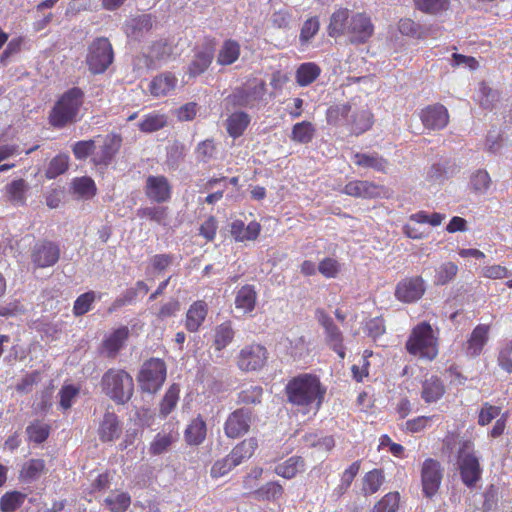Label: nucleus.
Returning <instances> with one entry per match:
<instances>
[{
    "label": "nucleus",
    "mask_w": 512,
    "mask_h": 512,
    "mask_svg": "<svg viewBox=\"0 0 512 512\" xmlns=\"http://www.w3.org/2000/svg\"><path fill=\"white\" fill-rule=\"evenodd\" d=\"M252 422L251 412L247 409H238L232 412L226 422L224 431L229 438H238L247 433Z\"/></svg>",
    "instance_id": "18"
},
{
    "label": "nucleus",
    "mask_w": 512,
    "mask_h": 512,
    "mask_svg": "<svg viewBox=\"0 0 512 512\" xmlns=\"http://www.w3.org/2000/svg\"><path fill=\"white\" fill-rule=\"evenodd\" d=\"M240 52V44L236 40H225L219 49L217 63L221 66L231 65L238 60Z\"/></svg>",
    "instance_id": "32"
},
{
    "label": "nucleus",
    "mask_w": 512,
    "mask_h": 512,
    "mask_svg": "<svg viewBox=\"0 0 512 512\" xmlns=\"http://www.w3.org/2000/svg\"><path fill=\"white\" fill-rule=\"evenodd\" d=\"M459 268L456 263L452 261H446L441 263L435 268V274L433 283L435 286H444L452 282L457 274Z\"/></svg>",
    "instance_id": "35"
},
{
    "label": "nucleus",
    "mask_w": 512,
    "mask_h": 512,
    "mask_svg": "<svg viewBox=\"0 0 512 512\" xmlns=\"http://www.w3.org/2000/svg\"><path fill=\"white\" fill-rule=\"evenodd\" d=\"M490 330L491 326L489 324H478L474 327L463 344L467 356L475 358L482 354L490 339Z\"/></svg>",
    "instance_id": "14"
},
{
    "label": "nucleus",
    "mask_w": 512,
    "mask_h": 512,
    "mask_svg": "<svg viewBox=\"0 0 512 512\" xmlns=\"http://www.w3.org/2000/svg\"><path fill=\"white\" fill-rule=\"evenodd\" d=\"M267 348L259 343L245 345L237 356V366L245 372L261 370L268 360Z\"/></svg>",
    "instance_id": "4"
},
{
    "label": "nucleus",
    "mask_w": 512,
    "mask_h": 512,
    "mask_svg": "<svg viewBox=\"0 0 512 512\" xmlns=\"http://www.w3.org/2000/svg\"><path fill=\"white\" fill-rule=\"evenodd\" d=\"M209 307L204 300L194 301L188 308L185 317V328L189 332H197L208 315Z\"/></svg>",
    "instance_id": "23"
},
{
    "label": "nucleus",
    "mask_w": 512,
    "mask_h": 512,
    "mask_svg": "<svg viewBox=\"0 0 512 512\" xmlns=\"http://www.w3.org/2000/svg\"><path fill=\"white\" fill-rule=\"evenodd\" d=\"M385 481L384 473L381 469H373L367 472L363 477L362 492L365 496L376 493Z\"/></svg>",
    "instance_id": "42"
},
{
    "label": "nucleus",
    "mask_w": 512,
    "mask_h": 512,
    "mask_svg": "<svg viewBox=\"0 0 512 512\" xmlns=\"http://www.w3.org/2000/svg\"><path fill=\"white\" fill-rule=\"evenodd\" d=\"M257 448L258 440L255 437H251L236 445L230 453L232 458L240 465L244 460L251 458Z\"/></svg>",
    "instance_id": "41"
},
{
    "label": "nucleus",
    "mask_w": 512,
    "mask_h": 512,
    "mask_svg": "<svg viewBox=\"0 0 512 512\" xmlns=\"http://www.w3.org/2000/svg\"><path fill=\"white\" fill-rule=\"evenodd\" d=\"M121 427L117 416L114 413L107 412L100 424L99 437L104 442H111L119 438Z\"/></svg>",
    "instance_id": "29"
},
{
    "label": "nucleus",
    "mask_w": 512,
    "mask_h": 512,
    "mask_svg": "<svg viewBox=\"0 0 512 512\" xmlns=\"http://www.w3.org/2000/svg\"><path fill=\"white\" fill-rule=\"evenodd\" d=\"M423 126L430 130H441L449 122V113L446 107L440 103L428 105L420 112Z\"/></svg>",
    "instance_id": "16"
},
{
    "label": "nucleus",
    "mask_w": 512,
    "mask_h": 512,
    "mask_svg": "<svg viewBox=\"0 0 512 512\" xmlns=\"http://www.w3.org/2000/svg\"><path fill=\"white\" fill-rule=\"evenodd\" d=\"M351 16L348 8L340 7L335 10L329 20L327 33L332 38H338L347 34Z\"/></svg>",
    "instance_id": "24"
},
{
    "label": "nucleus",
    "mask_w": 512,
    "mask_h": 512,
    "mask_svg": "<svg viewBox=\"0 0 512 512\" xmlns=\"http://www.w3.org/2000/svg\"><path fill=\"white\" fill-rule=\"evenodd\" d=\"M235 308L244 314L251 313L257 304V291L254 285L245 284L240 287L235 295Z\"/></svg>",
    "instance_id": "26"
},
{
    "label": "nucleus",
    "mask_w": 512,
    "mask_h": 512,
    "mask_svg": "<svg viewBox=\"0 0 512 512\" xmlns=\"http://www.w3.org/2000/svg\"><path fill=\"white\" fill-rule=\"evenodd\" d=\"M234 335L235 332L232 328V324L230 321L218 325L215 330V349L217 351L223 350L227 345H229L232 342Z\"/></svg>",
    "instance_id": "43"
},
{
    "label": "nucleus",
    "mask_w": 512,
    "mask_h": 512,
    "mask_svg": "<svg viewBox=\"0 0 512 512\" xmlns=\"http://www.w3.org/2000/svg\"><path fill=\"white\" fill-rule=\"evenodd\" d=\"M353 163L362 168H370L377 172H386L388 161L378 153H360L357 152L352 157Z\"/></svg>",
    "instance_id": "28"
},
{
    "label": "nucleus",
    "mask_w": 512,
    "mask_h": 512,
    "mask_svg": "<svg viewBox=\"0 0 512 512\" xmlns=\"http://www.w3.org/2000/svg\"><path fill=\"white\" fill-rule=\"evenodd\" d=\"M178 399L179 390L177 389V386H170L161 403L160 411L163 417H166L168 414L172 412V410L176 406Z\"/></svg>",
    "instance_id": "64"
},
{
    "label": "nucleus",
    "mask_w": 512,
    "mask_h": 512,
    "mask_svg": "<svg viewBox=\"0 0 512 512\" xmlns=\"http://www.w3.org/2000/svg\"><path fill=\"white\" fill-rule=\"evenodd\" d=\"M105 393L118 404L127 402L132 396V386H105Z\"/></svg>",
    "instance_id": "62"
},
{
    "label": "nucleus",
    "mask_w": 512,
    "mask_h": 512,
    "mask_svg": "<svg viewBox=\"0 0 512 512\" xmlns=\"http://www.w3.org/2000/svg\"><path fill=\"white\" fill-rule=\"evenodd\" d=\"M399 503V492H389L374 505L373 512H396L399 508Z\"/></svg>",
    "instance_id": "50"
},
{
    "label": "nucleus",
    "mask_w": 512,
    "mask_h": 512,
    "mask_svg": "<svg viewBox=\"0 0 512 512\" xmlns=\"http://www.w3.org/2000/svg\"><path fill=\"white\" fill-rule=\"evenodd\" d=\"M122 146V137L119 134L111 133L105 136L103 144L95 151L91 162L96 167H108Z\"/></svg>",
    "instance_id": "11"
},
{
    "label": "nucleus",
    "mask_w": 512,
    "mask_h": 512,
    "mask_svg": "<svg viewBox=\"0 0 512 512\" xmlns=\"http://www.w3.org/2000/svg\"><path fill=\"white\" fill-rule=\"evenodd\" d=\"M95 149V141L92 139L77 141L72 146V152L77 160H85L89 156L92 157Z\"/></svg>",
    "instance_id": "61"
},
{
    "label": "nucleus",
    "mask_w": 512,
    "mask_h": 512,
    "mask_svg": "<svg viewBox=\"0 0 512 512\" xmlns=\"http://www.w3.org/2000/svg\"><path fill=\"white\" fill-rule=\"evenodd\" d=\"M196 160L200 163H208L216 157L217 146L213 139H206L199 142L195 148Z\"/></svg>",
    "instance_id": "45"
},
{
    "label": "nucleus",
    "mask_w": 512,
    "mask_h": 512,
    "mask_svg": "<svg viewBox=\"0 0 512 512\" xmlns=\"http://www.w3.org/2000/svg\"><path fill=\"white\" fill-rule=\"evenodd\" d=\"M425 292L424 280L421 276L402 279L396 286L395 296L404 303H412L419 300Z\"/></svg>",
    "instance_id": "12"
},
{
    "label": "nucleus",
    "mask_w": 512,
    "mask_h": 512,
    "mask_svg": "<svg viewBox=\"0 0 512 512\" xmlns=\"http://www.w3.org/2000/svg\"><path fill=\"white\" fill-rule=\"evenodd\" d=\"M69 166V157L66 154L55 156L46 169L45 175L48 179H54L65 173Z\"/></svg>",
    "instance_id": "47"
},
{
    "label": "nucleus",
    "mask_w": 512,
    "mask_h": 512,
    "mask_svg": "<svg viewBox=\"0 0 512 512\" xmlns=\"http://www.w3.org/2000/svg\"><path fill=\"white\" fill-rule=\"evenodd\" d=\"M168 119L165 114L158 112H151L143 116L139 122V130L145 133H151L164 128L167 125Z\"/></svg>",
    "instance_id": "40"
},
{
    "label": "nucleus",
    "mask_w": 512,
    "mask_h": 512,
    "mask_svg": "<svg viewBox=\"0 0 512 512\" xmlns=\"http://www.w3.org/2000/svg\"><path fill=\"white\" fill-rule=\"evenodd\" d=\"M352 106L349 103H338L331 105L326 110L327 124L334 127L345 126L349 121Z\"/></svg>",
    "instance_id": "27"
},
{
    "label": "nucleus",
    "mask_w": 512,
    "mask_h": 512,
    "mask_svg": "<svg viewBox=\"0 0 512 512\" xmlns=\"http://www.w3.org/2000/svg\"><path fill=\"white\" fill-rule=\"evenodd\" d=\"M398 30L402 35L416 39H424L426 37L425 30L410 18L400 19L398 22Z\"/></svg>",
    "instance_id": "48"
},
{
    "label": "nucleus",
    "mask_w": 512,
    "mask_h": 512,
    "mask_svg": "<svg viewBox=\"0 0 512 512\" xmlns=\"http://www.w3.org/2000/svg\"><path fill=\"white\" fill-rule=\"evenodd\" d=\"M444 219H445V215L438 213V212L428 214L426 211H418L409 216V220L411 222H414L417 224H429L433 227L439 226Z\"/></svg>",
    "instance_id": "57"
},
{
    "label": "nucleus",
    "mask_w": 512,
    "mask_h": 512,
    "mask_svg": "<svg viewBox=\"0 0 512 512\" xmlns=\"http://www.w3.org/2000/svg\"><path fill=\"white\" fill-rule=\"evenodd\" d=\"M316 319L325 330L327 344L343 359L345 357V347L340 329L323 309L316 310Z\"/></svg>",
    "instance_id": "10"
},
{
    "label": "nucleus",
    "mask_w": 512,
    "mask_h": 512,
    "mask_svg": "<svg viewBox=\"0 0 512 512\" xmlns=\"http://www.w3.org/2000/svg\"><path fill=\"white\" fill-rule=\"evenodd\" d=\"M238 463L232 458L231 453L222 459L217 460L211 467L210 475L212 478H219L227 475Z\"/></svg>",
    "instance_id": "51"
},
{
    "label": "nucleus",
    "mask_w": 512,
    "mask_h": 512,
    "mask_svg": "<svg viewBox=\"0 0 512 512\" xmlns=\"http://www.w3.org/2000/svg\"><path fill=\"white\" fill-rule=\"evenodd\" d=\"M315 126L309 121L298 122L293 125L290 138L301 144H308L315 136Z\"/></svg>",
    "instance_id": "38"
},
{
    "label": "nucleus",
    "mask_w": 512,
    "mask_h": 512,
    "mask_svg": "<svg viewBox=\"0 0 512 512\" xmlns=\"http://www.w3.org/2000/svg\"><path fill=\"white\" fill-rule=\"evenodd\" d=\"M290 402L296 405H309L316 402L318 409L325 390L321 386H286Z\"/></svg>",
    "instance_id": "13"
},
{
    "label": "nucleus",
    "mask_w": 512,
    "mask_h": 512,
    "mask_svg": "<svg viewBox=\"0 0 512 512\" xmlns=\"http://www.w3.org/2000/svg\"><path fill=\"white\" fill-rule=\"evenodd\" d=\"M137 216L140 218H147L161 225H166V220L168 218V207H142L137 210Z\"/></svg>",
    "instance_id": "44"
},
{
    "label": "nucleus",
    "mask_w": 512,
    "mask_h": 512,
    "mask_svg": "<svg viewBox=\"0 0 512 512\" xmlns=\"http://www.w3.org/2000/svg\"><path fill=\"white\" fill-rule=\"evenodd\" d=\"M85 98L84 91L79 87H72L65 91L52 107L48 120L49 124L57 129L76 123Z\"/></svg>",
    "instance_id": "1"
},
{
    "label": "nucleus",
    "mask_w": 512,
    "mask_h": 512,
    "mask_svg": "<svg viewBox=\"0 0 512 512\" xmlns=\"http://www.w3.org/2000/svg\"><path fill=\"white\" fill-rule=\"evenodd\" d=\"M105 505L112 512L125 511L130 505V496L126 493L114 492L105 499Z\"/></svg>",
    "instance_id": "52"
},
{
    "label": "nucleus",
    "mask_w": 512,
    "mask_h": 512,
    "mask_svg": "<svg viewBox=\"0 0 512 512\" xmlns=\"http://www.w3.org/2000/svg\"><path fill=\"white\" fill-rule=\"evenodd\" d=\"M145 195L153 202H168L172 196V187L164 175H150L146 179Z\"/></svg>",
    "instance_id": "15"
},
{
    "label": "nucleus",
    "mask_w": 512,
    "mask_h": 512,
    "mask_svg": "<svg viewBox=\"0 0 512 512\" xmlns=\"http://www.w3.org/2000/svg\"><path fill=\"white\" fill-rule=\"evenodd\" d=\"M177 84L176 75L166 71L152 78L148 85V91L155 98L165 97L176 89Z\"/></svg>",
    "instance_id": "22"
},
{
    "label": "nucleus",
    "mask_w": 512,
    "mask_h": 512,
    "mask_svg": "<svg viewBox=\"0 0 512 512\" xmlns=\"http://www.w3.org/2000/svg\"><path fill=\"white\" fill-rule=\"evenodd\" d=\"M95 292L89 291L77 297L73 305V313L75 316H82L91 310L95 301Z\"/></svg>",
    "instance_id": "58"
},
{
    "label": "nucleus",
    "mask_w": 512,
    "mask_h": 512,
    "mask_svg": "<svg viewBox=\"0 0 512 512\" xmlns=\"http://www.w3.org/2000/svg\"><path fill=\"white\" fill-rule=\"evenodd\" d=\"M133 378L123 369H109L102 378V384H132Z\"/></svg>",
    "instance_id": "56"
},
{
    "label": "nucleus",
    "mask_w": 512,
    "mask_h": 512,
    "mask_svg": "<svg viewBox=\"0 0 512 512\" xmlns=\"http://www.w3.org/2000/svg\"><path fill=\"white\" fill-rule=\"evenodd\" d=\"M45 470V462L42 459H32L25 463L20 472V477L31 482L38 479Z\"/></svg>",
    "instance_id": "46"
},
{
    "label": "nucleus",
    "mask_w": 512,
    "mask_h": 512,
    "mask_svg": "<svg viewBox=\"0 0 512 512\" xmlns=\"http://www.w3.org/2000/svg\"><path fill=\"white\" fill-rule=\"evenodd\" d=\"M374 124V115L368 108L352 110L349 115L347 129L352 135L359 136L369 131Z\"/></svg>",
    "instance_id": "21"
},
{
    "label": "nucleus",
    "mask_w": 512,
    "mask_h": 512,
    "mask_svg": "<svg viewBox=\"0 0 512 512\" xmlns=\"http://www.w3.org/2000/svg\"><path fill=\"white\" fill-rule=\"evenodd\" d=\"M206 437V424L200 418L192 420L185 430V440L189 445H199Z\"/></svg>",
    "instance_id": "39"
},
{
    "label": "nucleus",
    "mask_w": 512,
    "mask_h": 512,
    "mask_svg": "<svg viewBox=\"0 0 512 512\" xmlns=\"http://www.w3.org/2000/svg\"><path fill=\"white\" fill-rule=\"evenodd\" d=\"M443 467L435 459L428 458L424 460L421 466V484L423 494L431 498L439 490L443 478Z\"/></svg>",
    "instance_id": "5"
},
{
    "label": "nucleus",
    "mask_w": 512,
    "mask_h": 512,
    "mask_svg": "<svg viewBox=\"0 0 512 512\" xmlns=\"http://www.w3.org/2000/svg\"><path fill=\"white\" fill-rule=\"evenodd\" d=\"M321 74V68L314 62H306L299 65L296 70V82L301 87L312 84Z\"/></svg>",
    "instance_id": "33"
},
{
    "label": "nucleus",
    "mask_w": 512,
    "mask_h": 512,
    "mask_svg": "<svg viewBox=\"0 0 512 512\" xmlns=\"http://www.w3.org/2000/svg\"><path fill=\"white\" fill-rule=\"evenodd\" d=\"M213 58L214 55L211 49H205L196 52L188 66V75L190 77H197L203 74L211 65Z\"/></svg>",
    "instance_id": "31"
},
{
    "label": "nucleus",
    "mask_w": 512,
    "mask_h": 512,
    "mask_svg": "<svg viewBox=\"0 0 512 512\" xmlns=\"http://www.w3.org/2000/svg\"><path fill=\"white\" fill-rule=\"evenodd\" d=\"M457 464L462 482L468 488L475 487L482 474L478 457L473 452L466 450L465 446L459 452Z\"/></svg>",
    "instance_id": "6"
},
{
    "label": "nucleus",
    "mask_w": 512,
    "mask_h": 512,
    "mask_svg": "<svg viewBox=\"0 0 512 512\" xmlns=\"http://www.w3.org/2000/svg\"><path fill=\"white\" fill-rule=\"evenodd\" d=\"M341 270L339 262L331 257L322 259L318 264V271L325 278H336Z\"/></svg>",
    "instance_id": "63"
},
{
    "label": "nucleus",
    "mask_w": 512,
    "mask_h": 512,
    "mask_svg": "<svg viewBox=\"0 0 512 512\" xmlns=\"http://www.w3.org/2000/svg\"><path fill=\"white\" fill-rule=\"evenodd\" d=\"M497 364L503 371L512 373V339L504 342L499 348Z\"/></svg>",
    "instance_id": "53"
},
{
    "label": "nucleus",
    "mask_w": 512,
    "mask_h": 512,
    "mask_svg": "<svg viewBox=\"0 0 512 512\" xmlns=\"http://www.w3.org/2000/svg\"><path fill=\"white\" fill-rule=\"evenodd\" d=\"M28 190L29 185L24 179H15L4 187L3 197L13 205L22 206L26 204V193Z\"/></svg>",
    "instance_id": "25"
},
{
    "label": "nucleus",
    "mask_w": 512,
    "mask_h": 512,
    "mask_svg": "<svg viewBox=\"0 0 512 512\" xmlns=\"http://www.w3.org/2000/svg\"><path fill=\"white\" fill-rule=\"evenodd\" d=\"M405 348L410 355L434 360L439 353V339L430 323L423 321L413 327L405 343Z\"/></svg>",
    "instance_id": "2"
},
{
    "label": "nucleus",
    "mask_w": 512,
    "mask_h": 512,
    "mask_svg": "<svg viewBox=\"0 0 512 512\" xmlns=\"http://www.w3.org/2000/svg\"><path fill=\"white\" fill-rule=\"evenodd\" d=\"M387 192L383 185L367 180H353L348 182L343 188L344 194L363 199L387 198Z\"/></svg>",
    "instance_id": "9"
},
{
    "label": "nucleus",
    "mask_w": 512,
    "mask_h": 512,
    "mask_svg": "<svg viewBox=\"0 0 512 512\" xmlns=\"http://www.w3.org/2000/svg\"><path fill=\"white\" fill-rule=\"evenodd\" d=\"M60 258V247L49 240L38 241L31 250V261L35 268L54 266Z\"/></svg>",
    "instance_id": "7"
},
{
    "label": "nucleus",
    "mask_w": 512,
    "mask_h": 512,
    "mask_svg": "<svg viewBox=\"0 0 512 512\" xmlns=\"http://www.w3.org/2000/svg\"><path fill=\"white\" fill-rule=\"evenodd\" d=\"M26 432L30 441L39 444L48 438L50 427L45 423L36 421L27 427Z\"/></svg>",
    "instance_id": "55"
},
{
    "label": "nucleus",
    "mask_w": 512,
    "mask_h": 512,
    "mask_svg": "<svg viewBox=\"0 0 512 512\" xmlns=\"http://www.w3.org/2000/svg\"><path fill=\"white\" fill-rule=\"evenodd\" d=\"M493 182L489 173L484 169H478L470 176V190L477 195L486 194L491 188Z\"/></svg>",
    "instance_id": "36"
},
{
    "label": "nucleus",
    "mask_w": 512,
    "mask_h": 512,
    "mask_svg": "<svg viewBox=\"0 0 512 512\" xmlns=\"http://www.w3.org/2000/svg\"><path fill=\"white\" fill-rule=\"evenodd\" d=\"M320 22L318 17L314 16L307 19L301 28L299 40L302 45L307 44L319 31Z\"/></svg>",
    "instance_id": "59"
},
{
    "label": "nucleus",
    "mask_w": 512,
    "mask_h": 512,
    "mask_svg": "<svg viewBox=\"0 0 512 512\" xmlns=\"http://www.w3.org/2000/svg\"><path fill=\"white\" fill-rule=\"evenodd\" d=\"M167 367L164 360L150 358L146 360L140 369L138 381L149 384H163L166 380Z\"/></svg>",
    "instance_id": "17"
},
{
    "label": "nucleus",
    "mask_w": 512,
    "mask_h": 512,
    "mask_svg": "<svg viewBox=\"0 0 512 512\" xmlns=\"http://www.w3.org/2000/svg\"><path fill=\"white\" fill-rule=\"evenodd\" d=\"M414 2L419 10L430 14L439 13L449 7V0H414Z\"/></svg>",
    "instance_id": "60"
},
{
    "label": "nucleus",
    "mask_w": 512,
    "mask_h": 512,
    "mask_svg": "<svg viewBox=\"0 0 512 512\" xmlns=\"http://www.w3.org/2000/svg\"><path fill=\"white\" fill-rule=\"evenodd\" d=\"M374 33V25L370 16L358 12L351 16L347 36L352 44L366 43Z\"/></svg>",
    "instance_id": "8"
},
{
    "label": "nucleus",
    "mask_w": 512,
    "mask_h": 512,
    "mask_svg": "<svg viewBox=\"0 0 512 512\" xmlns=\"http://www.w3.org/2000/svg\"><path fill=\"white\" fill-rule=\"evenodd\" d=\"M250 116L243 111L234 112L226 119V130L230 137L236 139L243 135L250 124Z\"/></svg>",
    "instance_id": "30"
},
{
    "label": "nucleus",
    "mask_w": 512,
    "mask_h": 512,
    "mask_svg": "<svg viewBox=\"0 0 512 512\" xmlns=\"http://www.w3.org/2000/svg\"><path fill=\"white\" fill-rule=\"evenodd\" d=\"M305 463L302 457L292 456L275 467V473L283 478L292 479L304 471Z\"/></svg>",
    "instance_id": "34"
},
{
    "label": "nucleus",
    "mask_w": 512,
    "mask_h": 512,
    "mask_svg": "<svg viewBox=\"0 0 512 512\" xmlns=\"http://www.w3.org/2000/svg\"><path fill=\"white\" fill-rule=\"evenodd\" d=\"M72 190L74 194L85 200L92 199L97 193L94 180L88 176L75 178L72 181Z\"/></svg>",
    "instance_id": "37"
},
{
    "label": "nucleus",
    "mask_w": 512,
    "mask_h": 512,
    "mask_svg": "<svg viewBox=\"0 0 512 512\" xmlns=\"http://www.w3.org/2000/svg\"><path fill=\"white\" fill-rule=\"evenodd\" d=\"M112 45L105 37L96 38L89 46L86 63L93 74L104 73L112 64Z\"/></svg>",
    "instance_id": "3"
},
{
    "label": "nucleus",
    "mask_w": 512,
    "mask_h": 512,
    "mask_svg": "<svg viewBox=\"0 0 512 512\" xmlns=\"http://www.w3.org/2000/svg\"><path fill=\"white\" fill-rule=\"evenodd\" d=\"M265 91V83L261 82L259 86L253 88L240 87L229 95L228 100L235 107H252L262 99Z\"/></svg>",
    "instance_id": "20"
},
{
    "label": "nucleus",
    "mask_w": 512,
    "mask_h": 512,
    "mask_svg": "<svg viewBox=\"0 0 512 512\" xmlns=\"http://www.w3.org/2000/svg\"><path fill=\"white\" fill-rule=\"evenodd\" d=\"M283 487L277 482H268L256 491L258 499L276 501L282 497Z\"/></svg>",
    "instance_id": "54"
},
{
    "label": "nucleus",
    "mask_w": 512,
    "mask_h": 512,
    "mask_svg": "<svg viewBox=\"0 0 512 512\" xmlns=\"http://www.w3.org/2000/svg\"><path fill=\"white\" fill-rule=\"evenodd\" d=\"M25 498L26 495L21 492H7L0 499V510L2 512H13L23 504Z\"/></svg>",
    "instance_id": "49"
},
{
    "label": "nucleus",
    "mask_w": 512,
    "mask_h": 512,
    "mask_svg": "<svg viewBox=\"0 0 512 512\" xmlns=\"http://www.w3.org/2000/svg\"><path fill=\"white\" fill-rule=\"evenodd\" d=\"M130 336L127 326H120L114 329L102 341L101 349L108 358H115L124 348Z\"/></svg>",
    "instance_id": "19"
}]
</instances>
